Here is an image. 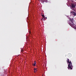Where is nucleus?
<instances>
[{
    "mask_svg": "<svg viewBox=\"0 0 76 76\" xmlns=\"http://www.w3.org/2000/svg\"><path fill=\"white\" fill-rule=\"evenodd\" d=\"M67 62L68 65V69L69 70L70 69L71 70H72L73 69V66H72V64L71 61L70 62L69 61V59H67Z\"/></svg>",
    "mask_w": 76,
    "mask_h": 76,
    "instance_id": "1",
    "label": "nucleus"
},
{
    "mask_svg": "<svg viewBox=\"0 0 76 76\" xmlns=\"http://www.w3.org/2000/svg\"><path fill=\"white\" fill-rule=\"evenodd\" d=\"M76 7V4H71V7L72 8H75Z\"/></svg>",
    "mask_w": 76,
    "mask_h": 76,
    "instance_id": "2",
    "label": "nucleus"
},
{
    "mask_svg": "<svg viewBox=\"0 0 76 76\" xmlns=\"http://www.w3.org/2000/svg\"><path fill=\"white\" fill-rule=\"evenodd\" d=\"M34 64H32L33 66H36V61H34Z\"/></svg>",
    "mask_w": 76,
    "mask_h": 76,
    "instance_id": "3",
    "label": "nucleus"
},
{
    "mask_svg": "<svg viewBox=\"0 0 76 76\" xmlns=\"http://www.w3.org/2000/svg\"><path fill=\"white\" fill-rule=\"evenodd\" d=\"M72 14L73 15H74V16H76V13H75V12H72Z\"/></svg>",
    "mask_w": 76,
    "mask_h": 76,
    "instance_id": "4",
    "label": "nucleus"
},
{
    "mask_svg": "<svg viewBox=\"0 0 76 76\" xmlns=\"http://www.w3.org/2000/svg\"><path fill=\"white\" fill-rule=\"evenodd\" d=\"M42 17H43V18H44V20H45V18H45V16H44V15H42Z\"/></svg>",
    "mask_w": 76,
    "mask_h": 76,
    "instance_id": "5",
    "label": "nucleus"
},
{
    "mask_svg": "<svg viewBox=\"0 0 76 76\" xmlns=\"http://www.w3.org/2000/svg\"><path fill=\"white\" fill-rule=\"evenodd\" d=\"M45 2H46V3H47V2H48V0H45Z\"/></svg>",
    "mask_w": 76,
    "mask_h": 76,
    "instance_id": "6",
    "label": "nucleus"
},
{
    "mask_svg": "<svg viewBox=\"0 0 76 76\" xmlns=\"http://www.w3.org/2000/svg\"><path fill=\"white\" fill-rule=\"evenodd\" d=\"M45 0H42V1H43V2H45Z\"/></svg>",
    "mask_w": 76,
    "mask_h": 76,
    "instance_id": "7",
    "label": "nucleus"
},
{
    "mask_svg": "<svg viewBox=\"0 0 76 76\" xmlns=\"http://www.w3.org/2000/svg\"><path fill=\"white\" fill-rule=\"evenodd\" d=\"M37 69V68H34V71L36 70Z\"/></svg>",
    "mask_w": 76,
    "mask_h": 76,
    "instance_id": "8",
    "label": "nucleus"
},
{
    "mask_svg": "<svg viewBox=\"0 0 76 76\" xmlns=\"http://www.w3.org/2000/svg\"><path fill=\"white\" fill-rule=\"evenodd\" d=\"M45 19H47V17H46V18H45Z\"/></svg>",
    "mask_w": 76,
    "mask_h": 76,
    "instance_id": "9",
    "label": "nucleus"
},
{
    "mask_svg": "<svg viewBox=\"0 0 76 76\" xmlns=\"http://www.w3.org/2000/svg\"><path fill=\"white\" fill-rule=\"evenodd\" d=\"M43 19V18H42V19Z\"/></svg>",
    "mask_w": 76,
    "mask_h": 76,
    "instance_id": "10",
    "label": "nucleus"
},
{
    "mask_svg": "<svg viewBox=\"0 0 76 76\" xmlns=\"http://www.w3.org/2000/svg\"><path fill=\"white\" fill-rule=\"evenodd\" d=\"M34 72L35 73V71H34Z\"/></svg>",
    "mask_w": 76,
    "mask_h": 76,
    "instance_id": "11",
    "label": "nucleus"
},
{
    "mask_svg": "<svg viewBox=\"0 0 76 76\" xmlns=\"http://www.w3.org/2000/svg\"><path fill=\"white\" fill-rule=\"evenodd\" d=\"M74 24V25H76V24Z\"/></svg>",
    "mask_w": 76,
    "mask_h": 76,
    "instance_id": "12",
    "label": "nucleus"
},
{
    "mask_svg": "<svg viewBox=\"0 0 76 76\" xmlns=\"http://www.w3.org/2000/svg\"><path fill=\"white\" fill-rule=\"evenodd\" d=\"M71 13H72V12H71Z\"/></svg>",
    "mask_w": 76,
    "mask_h": 76,
    "instance_id": "13",
    "label": "nucleus"
},
{
    "mask_svg": "<svg viewBox=\"0 0 76 76\" xmlns=\"http://www.w3.org/2000/svg\"><path fill=\"white\" fill-rule=\"evenodd\" d=\"M36 71H37V70H36Z\"/></svg>",
    "mask_w": 76,
    "mask_h": 76,
    "instance_id": "14",
    "label": "nucleus"
}]
</instances>
